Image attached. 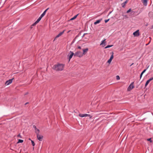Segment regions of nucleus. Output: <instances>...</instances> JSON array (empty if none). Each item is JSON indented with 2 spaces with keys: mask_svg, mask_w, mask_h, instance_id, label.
I'll return each mask as SVG.
<instances>
[{
  "mask_svg": "<svg viewBox=\"0 0 153 153\" xmlns=\"http://www.w3.org/2000/svg\"><path fill=\"white\" fill-rule=\"evenodd\" d=\"M64 65L62 64H57L54 65L52 69L56 71H62L63 70Z\"/></svg>",
  "mask_w": 153,
  "mask_h": 153,
  "instance_id": "obj_1",
  "label": "nucleus"
},
{
  "mask_svg": "<svg viewBox=\"0 0 153 153\" xmlns=\"http://www.w3.org/2000/svg\"><path fill=\"white\" fill-rule=\"evenodd\" d=\"M83 54L80 51H78L74 53V57H82L83 56Z\"/></svg>",
  "mask_w": 153,
  "mask_h": 153,
  "instance_id": "obj_2",
  "label": "nucleus"
},
{
  "mask_svg": "<svg viewBox=\"0 0 153 153\" xmlns=\"http://www.w3.org/2000/svg\"><path fill=\"white\" fill-rule=\"evenodd\" d=\"M74 53L71 51H70L67 56L68 59H69V61L71 59L72 57L73 56H74Z\"/></svg>",
  "mask_w": 153,
  "mask_h": 153,
  "instance_id": "obj_3",
  "label": "nucleus"
},
{
  "mask_svg": "<svg viewBox=\"0 0 153 153\" xmlns=\"http://www.w3.org/2000/svg\"><path fill=\"white\" fill-rule=\"evenodd\" d=\"M79 117H89L90 118H91L92 116H91L90 114H79Z\"/></svg>",
  "mask_w": 153,
  "mask_h": 153,
  "instance_id": "obj_4",
  "label": "nucleus"
},
{
  "mask_svg": "<svg viewBox=\"0 0 153 153\" xmlns=\"http://www.w3.org/2000/svg\"><path fill=\"white\" fill-rule=\"evenodd\" d=\"M13 79V78L10 79L8 80L7 81L5 82V85H10L11 83H12Z\"/></svg>",
  "mask_w": 153,
  "mask_h": 153,
  "instance_id": "obj_5",
  "label": "nucleus"
},
{
  "mask_svg": "<svg viewBox=\"0 0 153 153\" xmlns=\"http://www.w3.org/2000/svg\"><path fill=\"white\" fill-rule=\"evenodd\" d=\"M65 31V30H64L63 31L60 32L56 36V37L53 40V41H54L57 38L62 36L64 33Z\"/></svg>",
  "mask_w": 153,
  "mask_h": 153,
  "instance_id": "obj_6",
  "label": "nucleus"
},
{
  "mask_svg": "<svg viewBox=\"0 0 153 153\" xmlns=\"http://www.w3.org/2000/svg\"><path fill=\"white\" fill-rule=\"evenodd\" d=\"M133 35L134 36H138L140 35L139 30H137L133 33Z\"/></svg>",
  "mask_w": 153,
  "mask_h": 153,
  "instance_id": "obj_7",
  "label": "nucleus"
},
{
  "mask_svg": "<svg viewBox=\"0 0 153 153\" xmlns=\"http://www.w3.org/2000/svg\"><path fill=\"white\" fill-rule=\"evenodd\" d=\"M37 139L39 141H42L43 136L42 135L39 134L37 135Z\"/></svg>",
  "mask_w": 153,
  "mask_h": 153,
  "instance_id": "obj_8",
  "label": "nucleus"
},
{
  "mask_svg": "<svg viewBox=\"0 0 153 153\" xmlns=\"http://www.w3.org/2000/svg\"><path fill=\"white\" fill-rule=\"evenodd\" d=\"M153 79V77H152L150 78L149 79H148L146 82V84H145V86H146L148 85V84L149 83V82L151 81Z\"/></svg>",
  "mask_w": 153,
  "mask_h": 153,
  "instance_id": "obj_9",
  "label": "nucleus"
},
{
  "mask_svg": "<svg viewBox=\"0 0 153 153\" xmlns=\"http://www.w3.org/2000/svg\"><path fill=\"white\" fill-rule=\"evenodd\" d=\"M128 1V0H126L124 3H123L121 4V6L122 7H124L125 6L126 4H127Z\"/></svg>",
  "mask_w": 153,
  "mask_h": 153,
  "instance_id": "obj_10",
  "label": "nucleus"
},
{
  "mask_svg": "<svg viewBox=\"0 0 153 153\" xmlns=\"http://www.w3.org/2000/svg\"><path fill=\"white\" fill-rule=\"evenodd\" d=\"M83 53L82 54L83 55H85V53L87 52L88 51V48H86L85 49H83Z\"/></svg>",
  "mask_w": 153,
  "mask_h": 153,
  "instance_id": "obj_11",
  "label": "nucleus"
},
{
  "mask_svg": "<svg viewBox=\"0 0 153 153\" xmlns=\"http://www.w3.org/2000/svg\"><path fill=\"white\" fill-rule=\"evenodd\" d=\"M143 4L145 6H146L147 5V0H141Z\"/></svg>",
  "mask_w": 153,
  "mask_h": 153,
  "instance_id": "obj_12",
  "label": "nucleus"
},
{
  "mask_svg": "<svg viewBox=\"0 0 153 153\" xmlns=\"http://www.w3.org/2000/svg\"><path fill=\"white\" fill-rule=\"evenodd\" d=\"M48 8L40 16L41 17H43L44 15H45V13L47 11L48 9Z\"/></svg>",
  "mask_w": 153,
  "mask_h": 153,
  "instance_id": "obj_13",
  "label": "nucleus"
},
{
  "mask_svg": "<svg viewBox=\"0 0 153 153\" xmlns=\"http://www.w3.org/2000/svg\"><path fill=\"white\" fill-rule=\"evenodd\" d=\"M105 39H104L102 41L100 44L101 45H104V46L105 45L106 42H105Z\"/></svg>",
  "mask_w": 153,
  "mask_h": 153,
  "instance_id": "obj_14",
  "label": "nucleus"
},
{
  "mask_svg": "<svg viewBox=\"0 0 153 153\" xmlns=\"http://www.w3.org/2000/svg\"><path fill=\"white\" fill-rule=\"evenodd\" d=\"M101 21V19L98 20L94 22V24L96 25L97 24L100 23Z\"/></svg>",
  "mask_w": 153,
  "mask_h": 153,
  "instance_id": "obj_15",
  "label": "nucleus"
},
{
  "mask_svg": "<svg viewBox=\"0 0 153 153\" xmlns=\"http://www.w3.org/2000/svg\"><path fill=\"white\" fill-rule=\"evenodd\" d=\"M134 87H128L127 88V91H130L133 89Z\"/></svg>",
  "mask_w": 153,
  "mask_h": 153,
  "instance_id": "obj_16",
  "label": "nucleus"
},
{
  "mask_svg": "<svg viewBox=\"0 0 153 153\" xmlns=\"http://www.w3.org/2000/svg\"><path fill=\"white\" fill-rule=\"evenodd\" d=\"M35 133H36V135H38V134H39V132H40V131H39V130L37 129H36V130H35Z\"/></svg>",
  "mask_w": 153,
  "mask_h": 153,
  "instance_id": "obj_17",
  "label": "nucleus"
},
{
  "mask_svg": "<svg viewBox=\"0 0 153 153\" xmlns=\"http://www.w3.org/2000/svg\"><path fill=\"white\" fill-rule=\"evenodd\" d=\"M78 15V14H77L74 17H73V18H71L70 19V20H72L75 19L77 17Z\"/></svg>",
  "mask_w": 153,
  "mask_h": 153,
  "instance_id": "obj_18",
  "label": "nucleus"
},
{
  "mask_svg": "<svg viewBox=\"0 0 153 153\" xmlns=\"http://www.w3.org/2000/svg\"><path fill=\"white\" fill-rule=\"evenodd\" d=\"M42 17H41V16H40L39 18L38 19H37V21H36V23H38L39 21H40L41 20V19L42 18Z\"/></svg>",
  "mask_w": 153,
  "mask_h": 153,
  "instance_id": "obj_19",
  "label": "nucleus"
},
{
  "mask_svg": "<svg viewBox=\"0 0 153 153\" xmlns=\"http://www.w3.org/2000/svg\"><path fill=\"white\" fill-rule=\"evenodd\" d=\"M146 69H145L143 71V72L141 73V74H140V78H141L143 74L146 71Z\"/></svg>",
  "mask_w": 153,
  "mask_h": 153,
  "instance_id": "obj_20",
  "label": "nucleus"
},
{
  "mask_svg": "<svg viewBox=\"0 0 153 153\" xmlns=\"http://www.w3.org/2000/svg\"><path fill=\"white\" fill-rule=\"evenodd\" d=\"M111 53H112V55H111V56L110 58L109 59H111V60H112L114 57V56H113L114 53L113 52H112Z\"/></svg>",
  "mask_w": 153,
  "mask_h": 153,
  "instance_id": "obj_21",
  "label": "nucleus"
},
{
  "mask_svg": "<svg viewBox=\"0 0 153 153\" xmlns=\"http://www.w3.org/2000/svg\"><path fill=\"white\" fill-rule=\"evenodd\" d=\"M113 46V45H108L106 47H105V48H110V47H111Z\"/></svg>",
  "mask_w": 153,
  "mask_h": 153,
  "instance_id": "obj_22",
  "label": "nucleus"
},
{
  "mask_svg": "<svg viewBox=\"0 0 153 153\" xmlns=\"http://www.w3.org/2000/svg\"><path fill=\"white\" fill-rule=\"evenodd\" d=\"M23 142V140H22L19 139V140L18 143H22Z\"/></svg>",
  "mask_w": 153,
  "mask_h": 153,
  "instance_id": "obj_23",
  "label": "nucleus"
},
{
  "mask_svg": "<svg viewBox=\"0 0 153 153\" xmlns=\"http://www.w3.org/2000/svg\"><path fill=\"white\" fill-rule=\"evenodd\" d=\"M123 17L124 18L126 19L128 18V17L127 15H123Z\"/></svg>",
  "mask_w": 153,
  "mask_h": 153,
  "instance_id": "obj_24",
  "label": "nucleus"
},
{
  "mask_svg": "<svg viewBox=\"0 0 153 153\" xmlns=\"http://www.w3.org/2000/svg\"><path fill=\"white\" fill-rule=\"evenodd\" d=\"M116 79L117 80H119L120 79V76L118 75H117L116 76Z\"/></svg>",
  "mask_w": 153,
  "mask_h": 153,
  "instance_id": "obj_25",
  "label": "nucleus"
},
{
  "mask_svg": "<svg viewBox=\"0 0 153 153\" xmlns=\"http://www.w3.org/2000/svg\"><path fill=\"white\" fill-rule=\"evenodd\" d=\"M31 143L33 146H35V143L33 140H31Z\"/></svg>",
  "mask_w": 153,
  "mask_h": 153,
  "instance_id": "obj_26",
  "label": "nucleus"
},
{
  "mask_svg": "<svg viewBox=\"0 0 153 153\" xmlns=\"http://www.w3.org/2000/svg\"><path fill=\"white\" fill-rule=\"evenodd\" d=\"M147 140L149 141L151 143L152 142V141L151 140V138H149L147 139Z\"/></svg>",
  "mask_w": 153,
  "mask_h": 153,
  "instance_id": "obj_27",
  "label": "nucleus"
},
{
  "mask_svg": "<svg viewBox=\"0 0 153 153\" xmlns=\"http://www.w3.org/2000/svg\"><path fill=\"white\" fill-rule=\"evenodd\" d=\"M131 9H129L128 10L127 12H126V13H129V12H131Z\"/></svg>",
  "mask_w": 153,
  "mask_h": 153,
  "instance_id": "obj_28",
  "label": "nucleus"
},
{
  "mask_svg": "<svg viewBox=\"0 0 153 153\" xmlns=\"http://www.w3.org/2000/svg\"><path fill=\"white\" fill-rule=\"evenodd\" d=\"M112 60H111V59H109L108 61V62L109 63H110L111 62Z\"/></svg>",
  "mask_w": 153,
  "mask_h": 153,
  "instance_id": "obj_29",
  "label": "nucleus"
},
{
  "mask_svg": "<svg viewBox=\"0 0 153 153\" xmlns=\"http://www.w3.org/2000/svg\"><path fill=\"white\" fill-rule=\"evenodd\" d=\"M36 22L35 23H34L33 24H32V26H34L35 25L37 24V23H36Z\"/></svg>",
  "mask_w": 153,
  "mask_h": 153,
  "instance_id": "obj_30",
  "label": "nucleus"
},
{
  "mask_svg": "<svg viewBox=\"0 0 153 153\" xmlns=\"http://www.w3.org/2000/svg\"><path fill=\"white\" fill-rule=\"evenodd\" d=\"M109 19H106V20H105V23H107V22H108L109 20Z\"/></svg>",
  "mask_w": 153,
  "mask_h": 153,
  "instance_id": "obj_31",
  "label": "nucleus"
},
{
  "mask_svg": "<svg viewBox=\"0 0 153 153\" xmlns=\"http://www.w3.org/2000/svg\"><path fill=\"white\" fill-rule=\"evenodd\" d=\"M134 85V82H132L129 86H133Z\"/></svg>",
  "mask_w": 153,
  "mask_h": 153,
  "instance_id": "obj_32",
  "label": "nucleus"
},
{
  "mask_svg": "<svg viewBox=\"0 0 153 153\" xmlns=\"http://www.w3.org/2000/svg\"><path fill=\"white\" fill-rule=\"evenodd\" d=\"M18 137H19L20 138H22L21 136L20 135V134H18Z\"/></svg>",
  "mask_w": 153,
  "mask_h": 153,
  "instance_id": "obj_33",
  "label": "nucleus"
},
{
  "mask_svg": "<svg viewBox=\"0 0 153 153\" xmlns=\"http://www.w3.org/2000/svg\"><path fill=\"white\" fill-rule=\"evenodd\" d=\"M33 128H35V130H36V129H37L36 128V127L35 126H33Z\"/></svg>",
  "mask_w": 153,
  "mask_h": 153,
  "instance_id": "obj_34",
  "label": "nucleus"
},
{
  "mask_svg": "<svg viewBox=\"0 0 153 153\" xmlns=\"http://www.w3.org/2000/svg\"><path fill=\"white\" fill-rule=\"evenodd\" d=\"M78 49H81V47L80 46H78Z\"/></svg>",
  "mask_w": 153,
  "mask_h": 153,
  "instance_id": "obj_35",
  "label": "nucleus"
},
{
  "mask_svg": "<svg viewBox=\"0 0 153 153\" xmlns=\"http://www.w3.org/2000/svg\"><path fill=\"white\" fill-rule=\"evenodd\" d=\"M150 41H149V43H148V44H146V45H148L149 43H150Z\"/></svg>",
  "mask_w": 153,
  "mask_h": 153,
  "instance_id": "obj_36",
  "label": "nucleus"
},
{
  "mask_svg": "<svg viewBox=\"0 0 153 153\" xmlns=\"http://www.w3.org/2000/svg\"><path fill=\"white\" fill-rule=\"evenodd\" d=\"M28 94V92H27V93H26L25 94V95H26V94Z\"/></svg>",
  "mask_w": 153,
  "mask_h": 153,
  "instance_id": "obj_37",
  "label": "nucleus"
},
{
  "mask_svg": "<svg viewBox=\"0 0 153 153\" xmlns=\"http://www.w3.org/2000/svg\"><path fill=\"white\" fill-rule=\"evenodd\" d=\"M134 64L133 63H132L130 65V66H131V65H132Z\"/></svg>",
  "mask_w": 153,
  "mask_h": 153,
  "instance_id": "obj_38",
  "label": "nucleus"
},
{
  "mask_svg": "<svg viewBox=\"0 0 153 153\" xmlns=\"http://www.w3.org/2000/svg\"><path fill=\"white\" fill-rule=\"evenodd\" d=\"M85 33H84V34H83V36H82V37H83V36H85Z\"/></svg>",
  "mask_w": 153,
  "mask_h": 153,
  "instance_id": "obj_39",
  "label": "nucleus"
},
{
  "mask_svg": "<svg viewBox=\"0 0 153 153\" xmlns=\"http://www.w3.org/2000/svg\"><path fill=\"white\" fill-rule=\"evenodd\" d=\"M27 103H28V102H26V103H25V105H26L27 104Z\"/></svg>",
  "mask_w": 153,
  "mask_h": 153,
  "instance_id": "obj_40",
  "label": "nucleus"
},
{
  "mask_svg": "<svg viewBox=\"0 0 153 153\" xmlns=\"http://www.w3.org/2000/svg\"><path fill=\"white\" fill-rule=\"evenodd\" d=\"M29 140H31L30 139V138H29Z\"/></svg>",
  "mask_w": 153,
  "mask_h": 153,
  "instance_id": "obj_41",
  "label": "nucleus"
},
{
  "mask_svg": "<svg viewBox=\"0 0 153 153\" xmlns=\"http://www.w3.org/2000/svg\"><path fill=\"white\" fill-rule=\"evenodd\" d=\"M149 38H150V39H151V37H149Z\"/></svg>",
  "mask_w": 153,
  "mask_h": 153,
  "instance_id": "obj_42",
  "label": "nucleus"
},
{
  "mask_svg": "<svg viewBox=\"0 0 153 153\" xmlns=\"http://www.w3.org/2000/svg\"><path fill=\"white\" fill-rule=\"evenodd\" d=\"M152 27H153V26H152Z\"/></svg>",
  "mask_w": 153,
  "mask_h": 153,
  "instance_id": "obj_43",
  "label": "nucleus"
}]
</instances>
